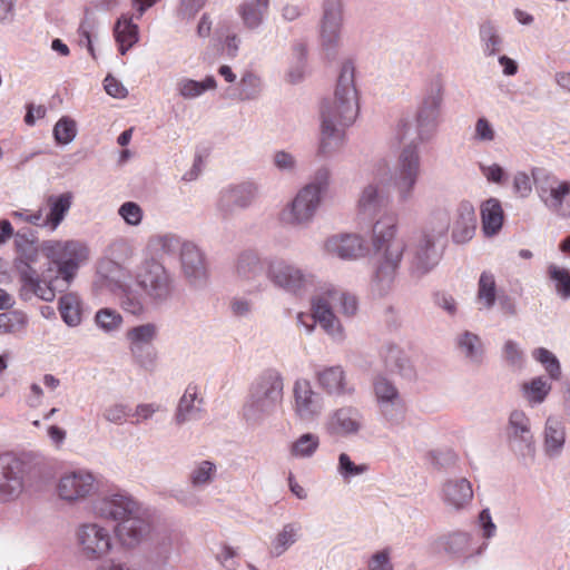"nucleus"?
Listing matches in <instances>:
<instances>
[{"label":"nucleus","instance_id":"36","mask_svg":"<svg viewBox=\"0 0 570 570\" xmlns=\"http://www.w3.org/2000/svg\"><path fill=\"white\" fill-rule=\"evenodd\" d=\"M203 400L198 397L196 386L189 385L180 397L174 421L177 425L200 419Z\"/></svg>","mask_w":570,"mask_h":570},{"label":"nucleus","instance_id":"45","mask_svg":"<svg viewBox=\"0 0 570 570\" xmlns=\"http://www.w3.org/2000/svg\"><path fill=\"white\" fill-rule=\"evenodd\" d=\"M217 87L216 79L213 76H207L202 81H196L189 78H181L177 82V91L184 99H195L200 97L207 90H214Z\"/></svg>","mask_w":570,"mask_h":570},{"label":"nucleus","instance_id":"52","mask_svg":"<svg viewBox=\"0 0 570 570\" xmlns=\"http://www.w3.org/2000/svg\"><path fill=\"white\" fill-rule=\"evenodd\" d=\"M95 323L105 333H112L120 328L122 316L112 308H101L95 315Z\"/></svg>","mask_w":570,"mask_h":570},{"label":"nucleus","instance_id":"35","mask_svg":"<svg viewBox=\"0 0 570 570\" xmlns=\"http://www.w3.org/2000/svg\"><path fill=\"white\" fill-rule=\"evenodd\" d=\"M459 353L471 365L480 366L484 362L485 347L481 337L470 331L460 333L455 338Z\"/></svg>","mask_w":570,"mask_h":570},{"label":"nucleus","instance_id":"47","mask_svg":"<svg viewBox=\"0 0 570 570\" xmlns=\"http://www.w3.org/2000/svg\"><path fill=\"white\" fill-rule=\"evenodd\" d=\"M320 436L314 433H304L289 445V454L295 459H309L318 450Z\"/></svg>","mask_w":570,"mask_h":570},{"label":"nucleus","instance_id":"17","mask_svg":"<svg viewBox=\"0 0 570 570\" xmlns=\"http://www.w3.org/2000/svg\"><path fill=\"white\" fill-rule=\"evenodd\" d=\"M373 392L380 414L390 424H400L404 419L405 403L395 384L383 375H376Z\"/></svg>","mask_w":570,"mask_h":570},{"label":"nucleus","instance_id":"12","mask_svg":"<svg viewBox=\"0 0 570 570\" xmlns=\"http://www.w3.org/2000/svg\"><path fill=\"white\" fill-rule=\"evenodd\" d=\"M259 196V185L253 180L230 184L220 189L216 200L217 215L228 220L238 210L249 208Z\"/></svg>","mask_w":570,"mask_h":570},{"label":"nucleus","instance_id":"57","mask_svg":"<svg viewBox=\"0 0 570 570\" xmlns=\"http://www.w3.org/2000/svg\"><path fill=\"white\" fill-rule=\"evenodd\" d=\"M27 317L22 313L10 312L0 314V334L17 333L24 328Z\"/></svg>","mask_w":570,"mask_h":570},{"label":"nucleus","instance_id":"26","mask_svg":"<svg viewBox=\"0 0 570 570\" xmlns=\"http://www.w3.org/2000/svg\"><path fill=\"white\" fill-rule=\"evenodd\" d=\"M27 464L19 458L7 455L2 459L0 476V499L17 498L23 489Z\"/></svg>","mask_w":570,"mask_h":570},{"label":"nucleus","instance_id":"9","mask_svg":"<svg viewBox=\"0 0 570 570\" xmlns=\"http://www.w3.org/2000/svg\"><path fill=\"white\" fill-rule=\"evenodd\" d=\"M75 542L79 554L88 561H98L114 550L111 531L97 521L79 523L75 529Z\"/></svg>","mask_w":570,"mask_h":570},{"label":"nucleus","instance_id":"44","mask_svg":"<svg viewBox=\"0 0 570 570\" xmlns=\"http://www.w3.org/2000/svg\"><path fill=\"white\" fill-rule=\"evenodd\" d=\"M216 474V464L209 460H202L193 464L187 479L194 489H205L215 480Z\"/></svg>","mask_w":570,"mask_h":570},{"label":"nucleus","instance_id":"33","mask_svg":"<svg viewBox=\"0 0 570 570\" xmlns=\"http://www.w3.org/2000/svg\"><path fill=\"white\" fill-rule=\"evenodd\" d=\"M269 0H243L236 8V12L246 30L259 29L268 13Z\"/></svg>","mask_w":570,"mask_h":570},{"label":"nucleus","instance_id":"32","mask_svg":"<svg viewBox=\"0 0 570 570\" xmlns=\"http://www.w3.org/2000/svg\"><path fill=\"white\" fill-rule=\"evenodd\" d=\"M476 217L471 203L461 202L455 210L452 225V240L455 244H465L470 242L475 233Z\"/></svg>","mask_w":570,"mask_h":570},{"label":"nucleus","instance_id":"42","mask_svg":"<svg viewBox=\"0 0 570 570\" xmlns=\"http://www.w3.org/2000/svg\"><path fill=\"white\" fill-rule=\"evenodd\" d=\"M551 384L543 376H535L521 386V393L527 403L533 407L542 404L551 392Z\"/></svg>","mask_w":570,"mask_h":570},{"label":"nucleus","instance_id":"41","mask_svg":"<svg viewBox=\"0 0 570 570\" xmlns=\"http://www.w3.org/2000/svg\"><path fill=\"white\" fill-rule=\"evenodd\" d=\"M263 91V82L259 76L252 71H246L236 88L232 97L239 101H250L259 98Z\"/></svg>","mask_w":570,"mask_h":570},{"label":"nucleus","instance_id":"6","mask_svg":"<svg viewBox=\"0 0 570 570\" xmlns=\"http://www.w3.org/2000/svg\"><path fill=\"white\" fill-rule=\"evenodd\" d=\"M331 185V170L322 166L315 170L295 197L282 209L279 219L293 227L308 226L321 207Z\"/></svg>","mask_w":570,"mask_h":570},{"label":"nucleus","instance_id":"1","mask_svg":"<svg viewBox=\"0 0 570 570\" xmlns=\"http://www.w3.org/2000/svg\"><path fill=\"white\" fill-rule=\"evenodd\" d=\"M389 171L385 161L377 164L374 181L365 185L356 202V217L360 223L372 225L371 244L377 256L375 269L371 278V289L379 296H385L393 287L400 268L406 243L396 237L397 217L385 212L389 198L381 190L384 171Z\"/></svg>","mask_w":570,"mask_h":570},{"label":"nucleus","instance_id":"28","mask_svg":"<svg viewBox=\"0 0 570 570\" xmlns=\"http://www.w3.org/2000/svg\"><path fill=\"white\" fill-rule=\"evenodd\" d=\"M324 248L328 255L344 261L357 259L368 253L365 239L357 234L334 235L326 239Z\"/></svg>","mask_w":570,"mask_h":570},{"label":"nucleus","instance_id":"25","mask_svg":"<svg viewBox=\"0 0 570 570\" xmlns=\"http://www.w3.org/2000/svg\"><path fill=\"white\" fill-rule=\"evenodd\" d=\"M363 429V414L352 405H345L332 411L325 422L330 435L346 438L357 434Z\"/></svg>","mask_w":570,"mask_h":570},{"label":"nucleus","instance_id":"13","mask_svg":"<svg viewBox=\"0 0 570 570\" xmlns=\"http://www.w3.org/2000/svg\"><path fill=\"white\" fill-rule=\"evenodd\" d=\"M439 240L429 230H423L413 242L407 254L411 278L420 281L436 267L442 257V252L436 247Z\"/></svg>","mask_w":570,"mask_h":570},{"label":"nucleus","instance_id":"53","mask_svg":"<svg viewBox=\"0 0 570 570\" xmlns=\"http://www.w3.org/2000/svg\"><path fill=\"white\" fill-rule=\"evenodd\" d=\"M383 361L390 372H399L401 374H404L409 363L402 350L396 345L386 346L383 353Z\"/></svg>","mask_w":570,"mask_h":570},{"label":"nucleus","instance_id":"49","mask_svg":"<svg viewBox=\"0 0 570 570\" xmlns=\"http://www.w3.org/2000/svg\"><path fill=\"white\" fill-rule=\"evenodd\" d=\"M478 302L484 309H491L497 299V284L492 273L483 272L478 283Z\"/></svg>","mask_w":570,"mask_h":570},{"label":"nucleus","instance_id":"59","mask_svg":"<svg viewBox=\"0 0 570 570\" xmlns=\"http://www.w3.org/2000/svg\"><path fill=\"white\" fill-rule=\"evenodd\" d=\"M129 351L139 366L146 370H151L155 366L157 353L154 346H129Z\"/></svg>","mask_w":570,"mask_h":570},{"label":"nucleus","instance_id":"40","mask_svg":"<svg viewBox=\"0 0 570 570\" xmlns=\"http://www.w3.org/2000/svg\"><path fill=\"white\" fill-rule=\"evenodd\" d=\"M302 537V524L297 521L288 522L283 525L279 532L272 541L271 553L274 557H281Z\"/></svg>","mask_w":570,"mask_h":570},{"label":"nucleus","instance_id":"58","mask_svg":"<svg viewBox=\"0 0 570 570\" xmlns=\"http://www.w3.org/2000/svg\"><path fill=\"white\" fill-rule=\"evenodd\" d=\"M502 356L509 366L518 370L523 367L524 354L515 341H505L502 347Z\"/></svg>","mask_w":570,"mask_h":570},{"label":"nucleus","instance_id":"48","mask_svg":"<svg viewBox=\"0 0 570 570\" xmlns=\"http://www.w3.org/2000/svg\"><path fill=\"white\" fill-rule=\"evenodd\" d=\"M59 312L68 326H77L81 323L80 299L76 294L68 293L60 297Z\"/></svg>","mask_w":570,"mask_h":570},{"label":"nucleus","instance_id":"23","mask_svg":"<svg viewBox=\"0 0 570 570\" xmlns=\"http://www.w3.org/2000/svg\"><path fill=\"white\" fill-rule=\"evenodd\" d=\"M440 499L448 511L452 513L464 512L473 501L472 483L462 476L446 479L441 484Z\"/></svg>","mask_w":570,"mask_h":570},{"label":"nucleus","instance_id":"55","mask_svg":"<svg viewBox=\"0 0 570 570\" xmlns=\"http://www.w3.org/2000/svg\"><path fill=\"white\" fill-rule=\"evenodd\" d=\"M368 471V465L354 463L350 455L341 453L338 455L337 472L345 481H350L352 478L364 474Z\"/></svg>","mask_w":570,"mask_h":570},{"label":"nucleus","instance_id":"15","mask_svg":"<svg viewBox=\"0 0 570 570\" xmlns=\"http://www.w3.org/2000/svg\"><path fill=\"white\" fill-rule=\"evenodd\" d=\"M473 535L469 531L453 530L438 537L432 546L435 551L444 553L450 560L468 562L480 557L488 549V543H481L472 550Z\"/></svg>","mask_w":570,"mask_h":570},{"label":"nucleus","instance_id":"20","mask_svg":"<svg viewBox=\"0 0 570 570\" xmlns=\"http://www.w3.org/2000/svg\"><path fill=\"white\" fill-rule=\"evenodd\" d=\"M98 490L95 475L88 470H76L63 474L58 483L57 492L61 500L78 502Z\"/></svg>","mask_w":570,"mask_h":570},{"label":"nucleus","instance_id":"54","mask_svg":"<svg viewBox=\"0 0 570 570\" xmlns=\"http://www.w3.org/2000/svg\"><path fill=\"white\" fill-rule=\"evenodd\" d=\"M77 135L76 121L67 116L60 118L53 127V137L57 144L68 145Z\"/></svg>","mask_w":570,"mask_h":570},{"label":"nucleus","instance_id":"21","mask_svg":"<svg viewBox=\"0 0 570 570\" xmlns=\"http://www.w3.org/2000/svg\"><path fill=\"white\" fill-rule=\"evenodd\" d=\"M343 27L342 0H324L321 20V45L326 51H335L341 43Z\"/></svg>","mask_w":570,"mask_h":570},{"label":"nucleus","instance_id":"18","mask_svg":"<svg viewBox=\"0 0 570 570\" xmlns=\"http://www.w3.org/2000/svg\"><path fill=\"white\" fill-rule=\"evenodd\" d=\"M137 284L156 303L168 301L174 292L173 278L166 268L156 262L147 263L137 275Z\"/></svg>","mask_w":570,"mask_h":570},{"label":"nucleus","instance_id":"11","mask_svg":"<svg viewBox=\"0 0 570 570\" xmlns=\"http://www.w3.org/2000/svg\"><path fill=\"white\" fill-rule=\"evenodd\" d=\"M266 277L277 288L301 295L314 286V275L283 258L266 261Z\"/></svg>","mask_w":570,"mask_h":570},{"label":"nucleus","instance_id":"19","mask_svg":"<svg viewBox=\"0 0 570 570\" xmlns=\"http://www.w3.org/2000/svg\"><path fill=\"white\" fill-rule=\"evenodd\" d=\"M150 529L149 513L142 505L136 514L116 523L112 532L121 547L134 549L149 535Z\"/></svg>","mask_w":570,"mask_h":570},{"label":"nucleus","instance_id":"38","mask_svg":"<svg viewBox=\"0 0 570 570\" xmlns=\"http://www.w3.org/2000/svg\"><path fill=\"white\" fill-rule=\"evenodd\" d=\"M322 296L327 297L334 309L336 308L342 317L346 320L355 317L358 313V298L351 292L331 287L326 289Z\"/></svg>","mask_w":570,"mask_h":570},{"label":"nucleus","instance_id":"10","mask_svg":"<svg viewBox=\"0 0 570 570\" xmlns=\"http://www.w3.org/2000/svg\"><path fill=\"white\" fill-rule=\"evenodd\" d=\"M509 449L524 463L533 462L537 448L530 416L520 409L509 413L504 428Z\"/></svg>","mask_w":570,"mask_h":570},{"label":"nucleus","instance_id":"50","mask_svg":"<svg viewBox=\"0 0 570 570\" xmlns=\"http://www.w3.org/2000/svg\"><path fill=\"white\" fill-rule=\"evenodd\" d=\"M532 357L543 365L551 380H559L561 377L560 362L552 352L544 347H538L532 352Z\"/></svg>","mask_w":570,"mask_h":570},{"label":"nucleus","instance_id":"8","mask_svg":"<svg viewBox=\"0 0 570 570\" xmlns=\"http://www.w3.org/2000/svg\"><path fill=\"white\" fill-rule=\"evenodd\" d=\"M443 97V80L440 76H435L425 86L416 111V129L412 130L413 139L426 141L435 134L440 124Z\"/></svg>","mask_w":570,"mask_h":570},{"label":"nucleus","instance_id":"62","mask_svg":"<svg viewBox=\"0 0 570 570\" xmlns=\"http://www.w3.org/2000/svg\"><path fill=\"white\" fill-rule=\"evenodd\" d=\"M118 214L130 226H137L142 220V209L134 202L124 203L119 207Z\"/></svg>","mask_w":570,"mask_h":570},{"label":"nucleus","instance_id":"22","mask_svg":"<svg viewBox=\"0 0 570 570\" xmlns=\"http://www.w3.org/2000/svg\"><path fill=\"white\" fill-rule=\"evenodd\" d=\"M72 203L73 194L71 191L46 196L42 204L37 209L38 216L35 217L36 220H39L40 228L55 232L65 220Z\"/></svg>","mask_w":570,"mask_h":570},{"label":"nucleus","instance_id":"29","mask_svg":"<svg viewBox=\"0 0 570 570\" xmlns=\"http://www.w3.org/2000/svg\"><path fill=\"white\" fill-rule=\"evenodd\" d=\"M294 411L304 421L317 417L323 410V399L305 379L297 380L293 387Z\"/></svg>","mask_w":570,"mask_h":570},{"label":"nucleus","instance_id":"7","mask_svg":"<svg viewBox=\"0 0 570 570\" xmlns=\"http://www.w3.org/2000/svg\"><path fill=\"white\" fill-rule=\"evenodd\" d=\"M395 137L400 142L410 141L401 150L390 177L396 191L397 202L404 204L414 197L415 187L421 176V157L417 148L421 141L412 138V124L409 120L399 121Z\"/></svg>","mask_w":570,"mask_h":570},{"label":"nucleus","instance_id":"43","mask_svg":"<svg viewBox=\"0 0 570 570\" xmlns=\"http://www.w3.org/2000/svg\"><path fill=\"white\" fill-rule=\"evenodd\" d=\"M479 36L482 52L485 57H494L501 51L503 38L499 32V28L492 21L487 20L480 24Z\"/></svg>","mask_w":570,"mask_h":570},{"label":"nucleus","instance_id":"27","mask_svg":"<svg viewBox=\"0 0 570 570\" xmlns=\"http://www.w3.org/2000/svg\"><path fill=\"white\" fill-rule=\"evenodd\" d=\"M312 312L320 327L336 343L346 340V330L327 297L313 298Z\"/></svg>","mask_w":570,"mask_h":570},{"label":"nucleus","instance_id":"16","mask_svg":"<svg viewBox=\"0 0 570 570\" xmlns=\"http://www.w3.org/2000/svg\"><path fill=\"white\" fill-rule=\"evenodd\" d=\"M142 504L126 491L106 493L91 502L95 517L120 522L130 514H136Z\"/></svg>","mask_w":570,"mask_h":570},{"label":"nucleus","instance_id":"56","mask_svg":"<svg viewBox=\"0 0 570 570\" xmlns=\"http://www.w3.org/2000/svg\"><path fill=\"white\" fill-rule=\"evenodd\" d=\"M430 225L431 227L425 230H429L438 239L443 238L450 227L449 212L445 208H438L433 210L430 218Z\"/></svg>","mask_w":570,"mask_h":570},{"label":"nucleus","instance_id":"3","mask_svg":"<svg viewBox=\"0 0 570 570\" xmlns=\"http://www.w3.org/2000/svg\"><path fill=\"white\" fill-rule=\"evenodd\" d=\"M41 253L53 264L56 269L48 267L42 273V282L53 292V298L58 293L66 292L72 283L81 264L89 256L86 244L79 240L48 239L40 244Z\"/></svg>","mask_w":570,"mask_h":570},{"label":"nucleus","instance_id":"61","mask_svg":"<svg viewBox=\"0 0 570 570\" xmlns=\"http://www.w3.org/2000/svg\"><path fill=\"white\" fill-rule=\"evenodd\" d=\"M273 165L282 173L294 174L297 169V159L286 150H277L273 155Z\"/></svg>","mask_w":570,"mask_h":570},{"label":"nucleus","instance_id":"5","mask_svg":"<svg viewBox=\"0 0 570 570\" xmlns=\"http://www.w3.org/2000/svg\"><path fill=\"white\" fill-rule=\"evenodd\" d=\"M284 396V379L273 367L262 371L250 383L243 405V416L247 423L258 425L272 416Z\"/></svg>","mask_w":570,"mask_h":570},{"label":"nucleus","instance_id":"14","mask_svg":"<svg viewBox=\"0 0 570 570\" xmlns=\"http://www.w3.org/2000/svg\"><path fill=\"white\" fill-rule=\"evenodd\" d=\"M531 176L543 205L554 213H560L570 196V180L560 179L553 173L539 167L532 168Z\"/></svg>","mask_w":570,"mask_h":570},{"label":"nucleus","instance_id":"60","mask_svg":"<svg viewBox=\"0 0 570 570\" xmlns=\"http://www.w3.org/2000/svg\"><path fill=\"white\" fill-rule=\"evenodd\" d=\"M130 407L124 403H114L105 407L104 419L114 424H124L130 415Z\"/></svg>","mask_w":570,"mask_h":570},{"label":"nucleus","instance_id":"31","mask_svg":"<svg viewBox=\"0 0 570 570\" xmlns=\"http://www.w3.org/2000/svg\"><path fill=\"white\" fill-rule=\"evenodd\" d=\"M567 441L563 421L557 416L547 417L542 431V451L548 459L554 460L562 455Z\"/></svg>","mask_w":570,"mask_h":570},{"label":"nucleus","instance_id":"34","mask_svg":"<svg viewBox=\"0 0 570 570\" xmlns=\"http://www.w3.org/2000/svg\"><path fill=\"white\" fill-rule=\"evenodd\" d=\"M317 382L328 394L351 395L354 392V387L348 384L345 372L340 365L321 370L317 373Z\"/></svg>","mask_w":570,"mask_h":570},{"label":"nucleus","instance_id":"64","mask_svg":"<svg viewBox=\"0 0 570 570\" xmlns=\"http://www.w3.org/2000/svg\"><path fill=\"white\" fill-rule=\"evenodd\" d=\"M473 139L478 142H492L495 139V131L491 122L480 117L474 127Z\"/></svg>","mask_w":570,"mask_h":570},{"label":"nucleus","instance_id":"24","mask_svg":"<svg viewBox=\"0 0 570 570\" xmlns=\"http://www.w3.org/2000/svg\"><path fill=\"white\" fill-rule=\"evenodd\" d=\"M180 267L187 282L197 288L204 287L208 282V269L205 255L193 242L183 245L179 255Z\"/></svg>","mask_w":570,"mask_h":570},{"label":"nucleus","instance_id":"46","mask_svg":"<svg viewBox=\"0 0 570 570\" xmlns=\"http://www.w3.org/2000/svg\"><path fill=\"white\" fill-rule=\"evenodd\" d=\"M158 336V326L154 323H145L129 328L126 338L129 346H153Z\"/></svg>","mask_w":570,"mask_h":570},{"label":"nucleus","instance_id":"30","mask_svg":"<svg viewBox=\"0 0 570 570\" xmlns=\"http://www.w3.org/2000/svg\"><path fill=\"white\" fill-rule=\"evenodd\" d=\"M264 271V264L257 252L246 249L242 252L235 259L234 277L244 285H252L250 292L261 291L262 285L256 284Z\"/></svg>","mask_w":570,"mask_h":570},{"label":"nucleus","instance_id":"63","mask_svg":"<svg viewBox=\"0 0 570 570\" xmlns=\"http://www.w3.org/2000/svg\"><path fill=\"white\" fill-rule=\"evenodd\" d=\"M187 240H183L180 237L174 234L161 235L157 238V244L160 250L168 255H174L178 253L180 255L183 245L186 244Z\"/></svg>","mask_w":570,"mask_h":570},{"label":"nucleus","instance_id":"51","mask_svg":"<svg viewBox=\"0 0 570 570\" xmlns=\"http://www.w3.org/2000/svg\"><path fill=\"white\" fill-rule=\"evenodd\" d=\"M548 274L554 282L557 294L561 298L568 299L570 297V271L551 264L548 267Z\"/></svg>","mask_w":570,"mask_h":570},{"label":"nucleus","instance_id":"2","mask_svg":"<svg viewBox=\"0 0 570 570\" xmlns=\"http://www.w3.org/2000/svg\"><path fill=\"white\" fill-rule=\"evenodd\" d=\"M355 63L343 61L337 77L334 98L321 109V140L318 154L328 157L344 144V128L351 126L360 110L358 91L355 83Z\"/></svg>","mask_w":570,"mask_h":570},{"label":"nucleus","instance_id":"37","mask_svg":"<svg viewBox=\"0 0 570 570\" xmlns=\"http://www.w3.org/2000/svg\"><path fill=\"white\" fill-rule=\"evenodd\" d=\"M114 35L121 55H126L139 41V28L128 13H124L117 19Z\"/></svg>","mask_w":570,"mask_h":570},{"label":"nucleus","instance_id":"39","mask_svg":"<svg viewBox=\"0 0 570 570\" xmlns=\"http://www.w3.org/2000/svg\"><path fill=\"white\" fill-rule=\"evenodd\" d=\"M503 209L500 202L490 198L481 205L482 229L485 236H493L499 233L503 224Z\"/></svg>","mask_w":570,"mask_h":570},{"label":"nucleus","instance_id":"4","mask_svg":"<svg viewBox=\"0 0 570 570\" xmlns=\"http://www.w3.org/2000/svg\"><path fill=\"white\" fill-rule=\"evenodd\" d=\"M13 267L19 275L21 283L20 296L24 301L38 297L45 302L53 301V292L42 282V274L39 275L35 265L39 261L41 252L36 233L23 228L14 234Z\"/></svg>","mask_w":570,"mask_h":570}]
</instances>
